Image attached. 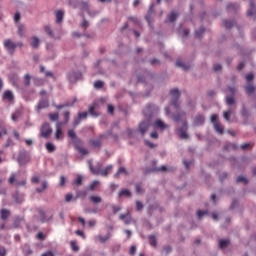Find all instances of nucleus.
Returning <instances> with one entry per match:
<instances>
[{"instance_id":"nucleus-30","label":"nucleus","mask_w":256,"mask_h":256,"mask_svg":"<svg viewBox=\"0 0 256 256\" xmlns=\"http://www.w3.org/2000/svg\"><path fill=\"white\" fill-rule=\"evenodd\" d=\"M203 33H205V27H200L198 30L195 31V39H201L203 37Z\"/></svg>"},{"instance_id":"nucleus-58","label":"nucleus","mask_w":256,"mask_h":256,"mask_svg":"<svg viewBox=\"0 0 256 256\" xmlns=\"http://www.w3.org/2000/svg\"><path fill=\"white\" fill-rule=\"evenodd\" d=\"M227 245H229V240H223V239L219 240L220 249H225V247H227Z\"/></svg>"},{"instance_id":"nucleus-25","label":"nucleus","mask_w":256,"mask_h":256,"mask_svg":"<svg viewBox=\"0 0 256 256\" xmlns=\"http://www.w3.org/2000/svg\"><path fill=\"white\" fill-rule=\"evenodd\" d=\"M176 67H180V69H183V71H189V69H191V66L187 65L181 60L176 61Z\"/></svg>"},{"instance_id":"nucleus-5","label":"nucleus","mask_w":256,"mask_h":256,"mask_svg":"<svg viewBox=\"0 0 256 256\" xmlns=\"http://www.w3.org/2000/svg\"><path fill=\"white\" fill-rule=\"evenodd\" d=\"M67 79L69 83H77V81H81L83 79V73L80 71L71 70L67 73Z\"/></svg>"},{"instance_id":"nucleus-3","label":"nucleus","mask_w":256,"mask_h":256,"mask_svg":"<svg viewBox=\"0 0 256 256\" xmlns=\"http://www.w3.org/2000/svg\"><path fill=\"white\" fill-rule=\"evenodd\" d=\"M68 137L71 139L72 145L74 146V149L78 151V153H81L83 156L89 155V150L83 148V140L77 137L75 130H68Z\"/></svg>"},{"instance_id":"nucleus-64","label":"nucleus","mask_w":256,"mask_h":256,"mask_svg":"<svg viewBox=\"0 0 256 256\" xmlns=\"http://www.w3.org/2000/svg\"><path fill=\"white\" fill-rule=\"evenodd\" d=\"M210 119L213 125H216L217 123H219V116L217 114H213Z\"/></svg>"},{"instance_id":"nucleus-32","label":"nucleus","mask_w":256,"mask_h":256,"mask_svg":"<svg viewBox=\"0 0 256 256\" xmlns=\"http://www.w3.org/2000/svg\"><path fill=\"white\" fill-rule=\"evenodd\" d=\"M177 17H179V14H177L175 11H172V12L168 15V21H169V23H175V21H177Z\"/></svg>"},{"instance_id":"nucleus-38","label":"nucleus","mask_w":256,"mask_h":256,"mask_svg":"<svg viewBox=\"0 0 256 256\" xmlns=\"http://www.w3.org/2000/svg\"><path fill=\"white\" fill-rule=\"evenodd\" d=\"M45 147H46V150L48 151V153H53L55 151V149H57L55 144H53L51 142H47Z\"/></svg>"},{"instance_id":"nucleus-10","label":"nucleus","mask_w":256,"mask_h":256,"mask_svg":"<svg viewBox=\"0 0 256 256\" xmlns=\"http://www.w3.org/2000/svg\"><path fill=\"white\" fill-rule=\"evenodd\" d=\"M137 79H138V83H146V81H148L149 79H153V74L145 70L142 76L141 75L137 76Z\"/></svg>"},{"instance_id":"nucleus-63","label":"nucleus","mask_w":256,"mask_h":256,"mask_svg":"<svg viewBox=\"0 0 256 256\" xmlns=\"http://www.w3.org/2000/svg\"><path fill=\"white\" fill-rule=\"evenodd\" d=\"M192 163H193V161H191V160H183V165H184L186 170L191 169V164Z\"/></svg>"},{"instance_id":"nucleus-50","label":"nucleus","mask_w":256,"mask_h":256,"mask_svg":"<svg viewBox=\"0 0 256 256\" xmlns=\"http://www.w3.org/2000/svg\"><path fill=\"white\" fill-rule=\"evenodd\" d=\"M97 185H99V181L97 180L92 181L87 188L88 191H95V187H97Z\"/></svg>"},{"instance_id":"nucleus-40","label":"nucleus","mask_w":256,"mask_h":256,"mask_svg":"<svg viewBox=\"0 0 256 256\" xmlns=\"http://www.w3.org/2000/svg\"><path fill=\"white\" fill-rule=\"evenodd\" d=\"M89 169L93 175H101V168H95L93 165H91V162H89Z\"/></svg>"},{"instance_id":"nucleus-24","label":"nucleus","mask_w":256,"mask_h":256,"mask_svg":"<svg viewBox=\"0 0 256 256\" xmlns=\"http://www.w3.org/2000/svg\"><path fill=\"white\" fill-rule=\"evenodd\" d=\"M41 43V40H39V38L37 36H34L31 38V47L33 49H39V45Z\"/></svg>"},{"instance_id":"nucleus-2","label":"nucleus","mask_w":256,"mask_h":256,"mask_svg":"<svg viewBox=\"0 0 256 256\" xmlns=\"http://www.w3.org/2000/svg\"><path fill=\"white\" fill-rule=\"evenodd\" d=\"M157 113H159V106L155 104H147L143 109V115L146 117V120L142 121L138 127V131L142 137L145 135V133H147L149 127H151V119H153Z\"/></svg>"},{"instance_id":"nucleus-27","label":"nucleus","mask_w":256,"mask_h":256,"mask_svg":"<svg viewBox=\"0 0 256 256\" xmlns=\"http://www.w3.org/2000/svg\"><path fill=\"white\" fill-rule=\"evenodd\" d=\"M225 151H237V149H239V146H237V144L235 143H227L224 146Z\"/></svg>"},{"instance_id":"nucleus-12","label":"nucleus","mask_w":256,"mask_h":256,"mask_svg":"<svg viewBox=\"0 0 256 256\" xmlns=\"http://www.w3.org/2000/svg\"><path fill=\"white\" fill-rule=\"evenodd\" d=\"M193 125L195 127H201L202 125H205V115L198 114L194 117Z\"/></svg>"},{"instance_id":"nucleus-15","label":"nucleus","mask_w":256,"mask_h":256,"mask_svg":"<svg viewBox=\"0 0 256 256\" xmlns=\"http://www.w3.org/2000/svg\"><path fill=\"white\" fill-rule=\"evenodd\" d=\"M247 15H248V17H254V19H256V6H255V2H253V0H250Z\"/></svg>"},{"instance_id":"nucleus-60","label":"nucleus","mask_w":256,"mask_h":256,"mask_svg":"<svg viewBox=\"0 0 256 256\" xmlns=\"http://www.w3.org/2000/svg\"><path fill=\"white\" fill-rule=\"evenodd\" d=\"M103 85H105V83L101 80H97L94 82L95 89H103Z\"/></svg>"},{"instance_id":"nucleus-49","label":"nucleus","mask_w":256,"mask_h":256,"mask_svg":"<svg viewBox=\"0 0 256 256\" xmlns=\"http://www.w3.org/2000/svg\"><path fill=\"white\" fill-rule=\"evenodd\" d=\"M48 117H49L50 121H53V122L59 121V113H57V112L48 114Z\"/></svg>"},{"instance_id":"nucleus-8","label":"nucleus","mask_w":256,"mask_h":256,"mask_svg":"<svg viewBox=\"0 0 256 256\" xmlns=\"http://www.w3.org/2000/svg\"><path fill=\"white\" fill-rule=\"evenodd\" d=\"M29 160H30L29 152L25 150L20 151L17 159L19 165H27V163H29Z\"/></svg>"},{"instance_id":"nucleus-16","label":"nucleus","mask_w":256,"mask_h":256,"mask_svg":"<svg viewBox=\"0 0 256 256\" xmlns=\"http://www.w3.org/2000/svg\"><path fill=\"white\" fill-rule=\"evenodd\" d=\"M157 171H167V166H161L159 168L157 167L145 168L144 175H149V173H157Z\"/></svg>"},{"instance_id":"nucleus-33","label":"nucleus","mask_w":256,"mask_h":256,"mask_svg":"<svg viewBox=\"0 0 256 256\" xmlns=\"http://www.w3.org/2000/svg\"><path fill=\"white\" fill-rule=\"evenodd\" d=\"M87 197V191L80 190L77 192L76 197L74 198V201H77V199H85Z\"/></svg>"},{"instance_id":"nucleus-6","label":"nucleus","mask_w":256,"mask_h":256,"mask_svg":"<svg viewBox=\"0 0 256 256\" xmlns=\"http://www.w3.org/2000/svg\"><path fill=\"white\" fill-rule=\"evenodd\" d=\"M103 138H105V136H101V134H99L97 138H91L89 140L90 147H92V149H101V147H103V141H105Z\"/></svg>"},{"instance_id":"nucleus-56","label":"nucleus","mask_w":256,"mask_h":256,"mask_svg":"<svg viewBox=\"0 0 256 256\" xmlns=\"http://www.w3.org/2000/svg\"><path fill=\"white\" fill-rule=\"evenodd\" d=\"M82 17H83V20H82V22L80 24V27L82 29H87L89 27V21H87V19H85L84 15H82Z\"/></svg>"},{"instance_id":"nucleus-4","label":"nucleus","mask_w":256,"mask_h":256,"mask_svg":"<svg viewBox=\"0 0 256 256\" xmlns=\"http://www.w3.org/2000/svg\"><path fill=\"white\" fill-rule=\"evenodd\" d=\"M52 133L53 128H51V124H49L48 122L43 123L40 127V137H43L44 139H49Z\"/></svg>"},{"instance_id":"nucleus-39","label":"nucleus","mask_w":256,"mask_h":256,"mask_svg":"<svg viewBox=\"0 0 256 256\" xmlns=\"http://www.w3.org/2000/svg\"><path fill=\"white\" fill-rule=\"evenodd\" d=\"M0 213H1V219H2L3 221H5L6 219H8V218H9V215H11V212H9V210H7V209H2V210L0 211Z\"/></svg>"},{"instance_id":"nucleus-26","label":"nucleus","mask_w":256,"mask_h":256,"mask_svg":"<svg viewBox=\"0 0 256 256\" xmlns=\"http://www.w3.org/2000/svg\"><path fill=\"white\" fill-rule=\"evenodd\" d=\"M247 95H253V93H255V86L251 83L247 84L245 87H244Z\"/></svg>"},{"instance_id":"nucleus-44","label":"nucleus","mask_w":256,"mask_h":256,"mask_svg":"<svg viewBox=\"0 0 256 256\" xmlns=\"http://www.w3.org/2000/svg\"><path fill=\"white\" fill-rule=\"evenodd\" d=\"M196 215H197L198 219H203V217H205V215H209V211H207V210H198L196 212Z\"/></svg>"},{"instance_id":"nucleus-11","label":"nucleus","mask_w":256,"mask_h":256,"mask_svg":"<svg viewBox=\"0 0 256 256\" xmlns=\"http://www.w3.org/2000/svg\"><path fill=\"white\" fill-rule=\"evenodd\" d=\"M77 103V98H73V101H66L63 104H56L54 107L58 110L61 111V109H65V107H73Z\"/></svg>"},{"instance_id":"nucleus-29","label":"nucleus","mask_w":256,"mask_h":256,"mask_svg":"<svg viewBox=\"0 0 256 256\" xmlns=\"http://www.w3.org/2000/svg\"><path fill=\"white\" fill-rule=\"evenodd\" d=\"M112 169L113 165H108L100 171V174L102 175V177H107V175H109V172H111Z\"/></svg>"},{"instance_id":"nucleus-13","label":"nucleus","mask_w":256,"mask_h":256,"mask_svg":"<svg viewBox=\"0 0 256 256\" xmlns=\"http://www.w3.org/2000/svg\"><path fill=\"white\" fill-rule=\"evenodd\" d=\"M63 123L58 122L56 124V132H55V140L56 141H61V139H63Z\"/></svg>"},{"instance_id":"nucleus-19","label":"nucleus","mask_w":256,"mask_h":256,"mask_svg":"<svg viewBox=\"0 0 256 256\" xmlns=\"http://www.w3.org/2000/svg\"><path fill=\"white\" fill-rule=\"evenodd\" d=\"M47 107H49V99L42 98L37 105V111H41V109H47Z\"/></svg>"},{"instance_id":"nucleus-62","label":"nucleus","mask_w":256,"mask_h":256,"mask_svg":"<svg viewBox=\"0 0 256 256\" xmlns=\"http://www.w3.org/2000/svg\"><path fill=\"white\" fill-rule=\"evenodd\" d=\"M47 189V181H42V187L36 188L37 193H43V191Z\"/></svg>"},{"instance_id":"nucleus-28","label":"nucleus","mask_w":256,"mask_h":256,"mask_svg":"<svg viewBox=\"0 0 256 256\" xmlns=\"http://www.w3.org/2000/svg\"><path fill=\"white\" fill-rule=\"evenodd\" d=\"M241 116L244 119V123H247V121H249V110H247L245 106H243L241 110Z\"/></svg>"},{"instance_id":"nucleus-48","label":"nucleus","mask_w":256,"mask_h":256,"mask_svg":"<svg viewBox=\"0 0 256 256\" xmlns=\"http://www.w3.org/2000/svg\"><path fill=\"white\" fill-rule=\"evenodd\" d=\"M35 93V91H30V92H24L23 93V97L25 99V101H33V98H31V96L29 95H33Z\"/></svg>"},{"instance_id":"nucleus-47","label":"nucleus","mask_w":256,"mask_h":256,"mask_svg":"<svg viewBox=\"0 0 256 256\" xmlns=\"http://www.w3.org/2000/svg\"><path fill=\"white\" fill-rule=\"evenodd\" d=\"M135 205H136V207H135V211H143V208L145 207L144 205H143V202H141V201H139V200H136L135 201Z\"/></svg>"},{"instance_id":"nucleus-61","label":"nucleus","mask_w":256,"mask_h":256,"mask_svg":"<svg viewBox=\"0 0 256 256\" xmlns=\"http://www.w3.org/2000/svg\"><path fill=\"white\" fill-rule=\"evenodd\" d=\"M135 190L138 195H141L143 193V187L141 186V183L135 184Z\"/></svg>"},{"instance_id":"nucleus-7","label":"nucleus","mask_w":256,"mask_h":256,"mask_svg":"<svg viewBox=\"0 0 256 256\" xmlns=\"http://www.w3.org/2000/svg\"><path fill=\"white\" fill-rule=\"evenodd\" d=\"M4 48L9 53V55H15V50L17 49V45L13 40L6 39L3 41Z\"/></svg>"},{"instance_id":"nucleus-43","label":"nucleus","mask_w":256,"mask_h":256,"mask_svg":"<svg viewBox=\"0 0 256 256\" xmlns=\"http://www.w3.org/2000/svg\"><path fill=\"white\" fill-rule=\"evenodd\" d=\"M80 7L83 11H86V13H88V15H91V10H89V3L81 2Z\"/></svg>"},{"instance_id":"nucleus-54","label":"nucleus","mask_w":256,"mask_h":256,"mask_svg":"<svg viewBox=\"0 0 256 256\" xmlns=\"http://www.w3.org/2000/svg\"><path fill=\"white\" fill-rule=\"evenodd\" d=\"M235 104V98L233 96H226V105H231Z\"/></svg>"},{"instance_id":"nucleus-35","label":"nucleus","mask_w":256,"mask_h":256,"mask_svg":"<svg viewBox=\"0 0 256 256\" xmlns=\"http://www.w3.org/2000/svg\"><path fill=\"white\" fill-rule=\"evenodd\" d=\"M118 197H131V191L128 189H122L118 192Z\"/></svg>"},{"instance_id":"nucleus-37","label":"nucleus","mask_w":256,"mask_h":256,"mask_svg":"<svg viewBox=\"0 0 256 256\" xmlns=\"http://www.w3.org/2000/svg\"><path fill=\"white\" fill-rule=\"evenodd\" d=\"M13 199L15 203H21L23 201V194H20L19 192H15L13 194Z\"/></svg>"},{"instance_id":"nucleus-18","label":"nucleus","mask_w":256,"mask_h":256,"mask_svg":"<svg viewBox=\"0 0 256 256\" xmlns=\"http://www.w3.org/2000/svg\"><path fill=\"white\" fill-rule=\"evenodd\" d=\"M119 219L123 221L125 225H131V221H133L130 213L120 214Z\"/></svg>"},{"instance_id":"nucleus-36","label":"nucleus","mask_w":256,"mask_h":256,"mask_svg":"<svg viewBox=\"0 0 256 256\" xmlns=\"http://www.w3.org/2000/svg\"><path fill=\"white\" fill-rule=\"evenodd\" d=\"M89 200L94 203V205H99L103 199L100 196H89Z\"/></svg>"},{"instance_id":"nucleus-52","label":"nucleus","mask_w":256,"mask_h":256,"mask_svg":"<svg viewBox=\"0 0 256 256\" xmlns=\"http://www.w3.org/2000/svg\"><path fill=\"white\" fill-rule=\"evenodd\" d=\"M70 115L71 113L69 111H64V121L60 123H62V125H67V123H69Z\"/></svg>"},{"instance_id":"nucleus-57","label":"nucleus","mask_w":256,"mask_h":256,"mask_svg":"<svg viewBox=\"0 0 256 256\" xmlns=\"http://www.w3.org/2000/svg\"><path fill=\"white\" fill-rule=\"evenodd\" d=\"M24 85L25 87H29V85H31V75L26 74L24 76Z\"/></svg>"},{"instance_id":"nucleus-46","label":"nucleus","mask_w":256,"mask_h":256,"mask_svg":"<svg viewBox=\"0 0 256 256\" xmlns=\"http://www.w3.org/2000/svg\"><path fill=\"white\" fill-rule=\"evenodd\" d=\"M148 239L152 247H157V238L155 237V235H150Z\"/></svg>"},{"instance_id":"nucleus-9","label":"nucleus","mask_w":256,"mask_h":256,"mask_svg":"<svg viewBox=\"0 0 256 256\" xmlns=\"http://www.w3.org/2000/svg\"><path fill=\"white\" fill-rule=\"evenodd\" d=\"M39 215H40V223H49V221L53 220V215L51 216H47V213H45V211L41 208L37 209Z\"/></svg>"},{"instance_id":"nucleus-55","label":"nucleus","mask_w":256,"mask_h":256,"mask_svg":"<svg viewBox=\"0 0 256 256\" xmlns=\"http://www.w3.org/2000/svg\"><path fill=\"white\" fill-rule=\"evenodd\" d=\"M23 253H25V255H33V250L26 244L23 247Z\"/></svg>"},{"instance_id":"nucleus-14","label":"nucleus","mask_w":256,"mask_h":256,"mask_svg":"<svg viewBox=\"0 0 256 256\" xmlns=\"http://www.w3.org/2000/svg\"><path fill=\"white\" fill-rule=\"evenodd\" d=\"M153 13H155V3L150 4L147 14L145 16V19L148 25H151V19L153 17Z\"/></svg>"},{"instance_id":"nucleus-59","label":"nucleus","mask_w":256,"mask_h":256,"mask_svg":"<svg viewBox=\"0 0 256 256\" xmlns=\"http://www.w3.org/2000/svg\"><path fill=\"white\" fill-rule=\"evenodd\" d=\"M88 113L92 115V117H99V113L95 112V106H90Z\"/></svg>"},{"instance_id":"nucleus-23","label":"nucleus","mask_w":256,"mask_h":256,"mask_svg":"<svg viewBox=\"0 0 256 256\" xmlns=\"http://www.w3.org/2000/svg\"><path fill=\"white\" fill-rule=\"evenodd\" d=\"M119 175H129V172H127V169L125 167H119L116 173L114 174L115 179H119Z\"/></svg>"},{"instance_id":"nucleus-45","label":"nucleus","mask_w":256,"mask_h":256,"mask_svg":"<svg viewBox=\"0 0 256 256\" xmlns=\"http://www.w3.org/2000/svg\"><path fill=\"white\" fill-rule=\"evenodd\" d=\"M228 11H237L239 9V4L238 3H230L227 5Z\"/></svg>"},{"instance_id":"nucleus-1","label":"nucleus","mask_w":256,"mask_h":256,"mask_svg":"<svg viewBox=\"0 0 256 256\" xmlns=\"http://www.w3.org/2000/svg\"><path fill=\"white\" fill-rule=\"evenodd\" d=\"M170 95L173 96L170 101V105H172V107L176 110V113L172 114V120L175 123H180V121H182V125L176 129V134L178 135V137H180V139L187 140L189 139V134L187 133L189 127L187 125V120H183V117H185L187 113L181 110V103H179V99L181 98V92L179 91V88H174L170 90Z\"/></svg>"},{"instance_id":"nucleus-53","label":"nucleus","mask_w":256,"mask_h":256,"mask_svg":"<svg viewBox=\"0 0 256 256\" xmlns=\"http://www.w3.org/2000/svg\"><path fill=\"white\" fill-rule=\"evenodd\" d=\"M227 91L228 93H230V97H235V93H237V89H235V86H228Z\"/></svg>"},{"instance_id":"nucleus-21","label":"nucleus","mask_w":256,"mask_h":256,"mask_svg":"<svg viewBox=\"0 0 256 256\" xmlns=\"http://www.w3.org/2000/svg\"><path fill=\"white\" fill-rule=\"evenodd\" d=\"M55 15H56V23L58 25H61V23H63V19L65 17V12H63V10H58V11H56Z\"/></svg>"},{"instance_id":"nucleus-34","label":"nucleus","mask_w":256,"mask_h":256,"mask_svg":"<svg viewBox=\"0 0 256 256\" xmlns=\"http://www.w3.org/2000/svg\"><path fill=\"white\" fill-rule=\"evenodd\" d=\"M223 25H224L227 29H231L232 27H235L236 22H235V20H224V21H223Z\"/></svg>"},{"instance_id":"nucleus-51","label":"nucleus","mask_w":256,"mask_h":256,"mask_svg":"<svg viewBox=\"0 0 256 256\" xmlns=\"http://www.w3.org/2000/svg\"><path fill=\"white\" fill-rule=\"evenodd\" d=\"M236 183H244V185H248L249 180L243 176H238L236 179Z\"/></svg>"},{"instance_id":"nucleus-22","label":"nucleus","mask_w":256,"mask_h":256,"mask_svg":"<svg viewBox=\"0 0 256 256\" xmlns=\"http://www.w3.org/2000/svg\"><path fill=\"white\" fill-rule=\"evenodd\" d=\"M151 125H153L157 129H160V131H165V129H167L168 127L167 124H164L163 121L160 119L156 120L154 124L151 123Z\"/></svg>"},{"instance_id":"nucleus-20","label":"nucleus","mask_w":256,"mask_h":256,"mask_svg":"<svg viewBox=\"0 0 256 256\" xmlns=\"http://www.w3.org/2000/svg\"><path fill=\"white\" fill-rule=\"evenodd\" d=\"M2 99L4 101H9L11 103V101H13V99H15V96L13 95V92L11 90H6L3 93Z\"/></svg>"},{"instance_id":"nucleus-41","label":"nucleus","mask_w":256,"mask_h":256,"mask_svg":"<svg viewBox=\"0 0 256 256\" xmlns=\"http://www.w3.org/2000/svg\"><path fill=\"white\" fill-rule=\"evenodd\" d=\"M213 126L218 135H223V126L219 122L217 124H213Z\"/></svg>"},{"instance_id":"nucleus-31","label":"nucleus","mask_w":256,"mask_h":256,"mask_svg":"<svg viewBox=\"0 0 256 256\" xmlns=\"http://www.w3.org/2000/svg\"><path fill=\"white\" fill-rule=\"evenodd\" d=\"M44 31L47 33V35L51 38V39H55V33L53 32V29H51V26L46 25L44 27Z\"/></svg>"},{"instance_id":"nucleus-17","label":"nucleus","mask_w":256,"mask_h":256,"mask_svg":"<svg viewBox=\"0 0 256 256\" xmlns=\"http://www.w3.org/2000/svg\"><path fill=\"white\" fill-rule=\"evenodd\" d=\"M112 237L111 232H108L105 236L96 235L94 237L95 241H99V243H107L109 239Z\"/></svg>"},{"instance_id":"nucleus-42","label":"nucleus","mask_w":256,"mask_h":256,"mask_svg":"<svg viewBox=\"0 0 256 256\" xmlns=\"http://www.w3.org/2000/svg\"><path fill=\"white\" fill-rule=\"evenodd\" d=\"M17 27H18L17 33H18L19 37H24V35H25V25L18 24Z\"/></svg>"}]
</instances>
